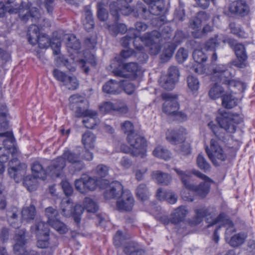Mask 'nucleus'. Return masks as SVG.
Here are the masks:
<instances>
[{
  "instance_id": "24",
  "label": "nucleus",
  "mask_w": 255,
  "mask_h": 255,
  "mask_svg": "<svg viewBox=\"0 0 255 255\" xmlns=\"http://www.w3.org/2000/svg\"><path fill=\"white\" fill-rule=\"evenodd\" d=\"M19 211L18 209L15 207H11L7 210L6 215L7 220L9 225L15 228L19 227L20 222L18 220V215Z\"/></svg>"
},
{
  "instance_id": "9",
  "label": "nucleus",
  "mask_w": 255,
  "mask_h": 255,
  "mask_svg": "<svg viewBox=\"0 0 255 255\" xmlns=\"http://www.w3.org/2000/svg\"><path fill=\"white\" fill-rule=\"evenodd\" d=\"M0 137H5V139L3 140L4 147H0V162H5L8 159L9 154L11 153L14 156L17 150L13 147L14 138L11 131L0 133Z\"/></svg>"
},
{
  "instance_id": "35",
  "label": "nucleus",
  "mask_w": 255,
  "mask_h": 255,
  "mask_svg": "<svg viewBox=\"0 0 255 255\" xmlns=\"http://www.w3.org/2000/svg\"><path fill=\"white\" fill-rule=\"evenodd\" d=\"M247 237L246 234L240 233L230 237L227 242L232 247H238L244 243Z\"/></svg>"
},
{
  "instance_id": "27",
  "label": "nucleus",
  "mask_w": 255,
  "mask_h": 255,
  "mask_svg": "<svg viewBox=\"0 0 255 255\" xmlns=\"http://www.w3.org/2000/svg\"><path fill=\"white\" fill-rule=\"evenodd\" d=\"M124 82V80H120L119 82H116L113 80H110L104 84L103 87V90L107 94H116L120 92V83Z\"/></svg>"
},
{
  "instance_id": "64",
  "label": "nucleus",
  "mask_w": 255,
  "mask_h": 255,
  "mask_svg": "<svg viewBox=\"0 0 255 255\" xmlns=\"http://www.w3.org/2000/svg\"><path fill=\"white\" fill-rule=\"evenodd\" d=\"M108 171L109 168L104 164L98 165L95 170V174L102 178L106 177L108 174Z\"/></svg>"
},
{
  "instance_id": "51",
  "label": "nucleus",
  "mask_w": 255,
  "mask_h": 255,
  "mask_svg": "<svg viewBox=\"0 0 255 255\" xmlns=\"http://www.w3.org/2000/svg\"><path fill=\"white\" fill-rule=\"evenodd\" d=\"M6 113V106H1L0 107V130L6 129L8 127L7 122L5 119Z\"/></svg>"
},
{
  "instance_id": "38",
  "label": "nucleus",
  "mask_w": 255,
  "mask_h": 255,
  "mask_svg": "<svg viewBox=\"0 0 255 255\" xmlns=\"http://www.w3.org/2000/svg\"><path fill=\"white\" fill-rule=\"evenodd\" d=\"M130 238V235L126 232L118 231L114 238V243L115 246L118 247L122 245H125L127 240Z\"/></svg>"
},
{
  "instance_id": "41",
  "label": "nucleus",
  "mask_w": 255,
  "mask_h": 255,
  "mask_svg": "<svg viewBox=\"0 0 255 255\" xmlns=\"http://www.w3.org/2000/svg\"><path fill=\"white\" fill-rule=\"evenodd\" d=\"M83 205L84 209L88 212L95 213L98 210V206L96 202L90 197L84 198Z\"/></svg>"
},
{
  "instance_id": "23",
  "label": "nucleus",
  "mask_w": 255,
  "mask_h": 255,
  "mask_svg": "<svg viewBox=\"0 0 255 255\" xmlns=\"http://www.w3.org/2000/svg\"><path fill=\"white\" fill-rule=\"evenodd\" d=\"M188 211L184 206H180L175 209L171 214L170 222L174 224H177L184 221Z\"/></svg>"
},
{
  "instance_id": "10",
  "label": "nucleus",
  "mask_w": 255,
  "mask_h": 255,
  "mask_svg": "<svg viewBox=\"0 0 255 255\" xmlns=\"http://www.w3.org/2000/svg\"><path fill=\"white\" fill-rule=\"evenodd\" d=\"M27 166L21 163L16 157H13L8 163V173L16 182H19L26 174Z\"/></svg>"
},
{
  "instance_id": "32",
  "label": "nucleus",
  "mask_w": 255,
  "mask_h": 255,
  "mask_svg": "<svg viewBox=\"0 0 255 255\" xmlns=\"http://www.w3.org/2000/svg\"><path fill=\"white\" fill-rule=\"evenodd\" d=\"M31 170L33 176L42 180L46 178V174L47 173V170L43 169L42 165L38 162H34L31 165Z\"/></svg>"
},
{
  "instance_id": "50",
  "label": "nucleus",
  "mask_w": 255,
  "mask_h": 255,
  "mask_svg": "<svg viewBox=\"0 0 255 255\" xmlns=\"http://www.w3.org/2000/svg\"><path fill=\"white\" fill-rule=\"evenodd\" d=\"M187 83L188 88L192 92H196L198 90L200 82L195 77L190 75L187 78Z\"/></svg>"
},
{
  "instance_id": "7",
  "label": "nucleus",
  "mask_w": 255,
  "mask_h": 255,
  "mask_svg": "<svg viewBox=\"0 0 255 255\" xmlns=\"http://www.w3.org/2000/svg\"><path fill=\"white\" fill-rule=\"evenodd\" d=\"M103 180L95 177H82L75 181V189L81 193L85 194L89 191H95L98 186L101 188L103 184Z\"/></svg>"
},
{
  "instance_id": "46",
  "label": "nucleus",
  "mask_w": 255,
  "mask_h": 255,
  "mask_svg": "<svg viewBox=\"0 0 255 255\" xmlns=\"http://www.w3.org/2000/svg\"><path fill=\"white\" fill-rule=\"evenodd\" d=\"M224 92V90L222 86L215 84L211 88L208 94L211 99L215 100L219 98Z\"/></svg>"
},
{
  "instance_id": "6",
  "label": "nucleus",
  "mask_w": 255,
  "mask_h": 255,
  "mask_svg": "<svg viewBox=\"0 0 255 255\" xmlns=\"http://www.w3.org/2000/svg\"><path fill=\"white\" fill-rule=\"evenodd\" d=\"M216 120L220 127L230 133H234L237 125L243 122L239 116L232 115L223 109L218 111Z\"/></svg>"
},
{
  "instance_id": "47",
  "label": "nucleus",
  "mask_w": 255,
  "mask_h": 255,
  "mask_svg": "<svg viewBox=\"0 0 255 255\" xmlns=\"http://www.w3.org/2000/svg\"><path fill=\"white\" fill-rule=\"evenodd\" d=\"M45 214L48 218V224L53 222L58 219L59 214L57 209L52 207H49L45 209Z\"/></svg>"
},
{
  "instance_id": "58",
  "label": "nucleus",
  "mask_w": 255,
  "mask_h": 255,
  "mask_svg": "<svg viewBox=\"0 0 255 255\" xmlns=\"http://www.w3.org/2000/svg\"><path fill=\"white\" fill-rule=\"evenodd\" d=\"M229 28L231 32L234 35H236L239 38H246V34L245 32L241 29L240 27L237 26L234 22H231L229 24Z\"/></svg>"
},
{
  "instance_id": "61",
  "label": "nucleus",
  "mask_w": 255,
  "mask_h": 255,
  "mask_svg": "<svg viewBox=\"0 0 255 255\" xmlns=\"http://www.w3.org/2000/svg\"><path fill=\"white\" fill-rule=\"evenodd\" d=\"M121 128L123 131L127 134L128 135L129 134H134L136 133L134 130V126L131 122L130 121H125L121 124Z\"/></svg>"
},
{
  "instance_id": "11",
  "label": "nucleus",
  "mask_w": 255,
  "mask_h": 255,
  "mask_svg": "<svg viewBox=\"0 0 255 255\" xmlns=\"http://www.w3.org/2000/svg\"><path fill=\"white\" fill-rule=\"evenodd\" d=\"M206 151L209 158L216 166L219 165L217 160L223 161L227 158L226 154L219 144L218 141L215 139H212L211 140L210 149L206 147Z\"/></svg>"
},
{
  "instance_id": "5",
  "label": "nucleus",
  "mask_w": 255,
  "mask_h": 255,
  "mask_svg": "<svg viewBox=\"0 0 255 255\" xmlns=\"http://www.w3.org/2000/svg\"><path fill=\"white\" fill-rule=\"evenodd\" d=\"M208 74H213L216 76L220 77V81L222 83L228 86L231 90H235L243 92L245 91L246 86L243 82L231 79L233 75L231 72L229 70L227 65H218L215 68H212V71L210 72H207Z\"/></svg>"
},
{
  "instance_id": "3",
  "label": "nucleus",
  "mask_w": 255,
  "mask_h": 255,
  "mask_svg": "<svg viewBox=\"0 0 255 255\" xmlns=\"http://www.w3.org/2000/svg\"><path fill=\"white\" fill-rule=\"evenodd\" d=\"M162 39L160 33L156 30L146 33L142 36L136 37L133 41V43L134 47L139 51L136 54L138 55L137 56L139 61L144 62L148 58L147 55L143 51L144 44L150 46V50L152 54L156 55L160 50V41Z\"/></svg>"
},
{
  "instance_id": "13",
  "label": "nucleus",
  "mask_w": 255,
  "mask_h": 255,
  "mask_svg": "<svg viewBox=\"0 0 255 255\" xmlns=\"http://www.w3.org/2000/svg\"><path fill=\"white\" fill-rule=\"evenodd\" d=\"M161 97L165 101L163 105V112L171 116L176 113L179 108L177 96L172 93H163Z\"/></svg>"
},
{
  "instance_id": "8",
  "label": "nucleus",
  "mask_w": 255,
  "mask_h": 255,
  "mask_svg": "<svg viewBox=\"0 0 255 255\" xmlns=\"http://www.w3.org/2000/svg\"><path fill=\"white\" fill-rule=\"evenodd\" d=\"M127 140L132 147L131 155L133 156H140L141 158L144 157L146 146L144 138L136 132L127 135Z\"/></svg>"
},
{
  "instance_id": "42",
  "label": "nucleus",
  "mask_w": 255,
  "mask_h": 255,
  "mask_svg": "<svg viewBox=\"0 0 255 255\" xmlns=\"http://www.w3.org/2000/svg\"><path fill=\"white\" fill-rule=\"evenodd\" d=\"M6 4L7 5V11L11 13L19 12L24 7V3L21 1L17 2L15 1L8 0Z\"/></svg>"
},
{
  "instance_id": "52",
  "label": "nucleus",
  "mask_w": 255,
  "mask_h": 255,
  "mask_svg": "<svg viewBox=\"0 0 255 255\" xmlns=\"http://www.w3.org/2000/svg\"><path fill=\"white\" fill-rule=\"evenodd\" d=\"M66 44L68 47L75 50L79 49L81 46L79 41L72 34L68 35Z\"/></svg>"
},
{
  "instance_id": "34",
  "label": "nucleus",
  "mask_w": 255,
  "mask_h": 255,
  "mask_svg": "<svg viewBox=\"0 0 255 255\" xmlns=\"http://www.w3.org/2000/svg\"><path fill=\"white\" fill-rule=\"evenodd\" d=\"M152 176L158 183L165 185H168L171 180V177L168 174L160 171H153Z\"/></svg>"
},
{
  "instance_id": "33",
  "label": "nucleus",
  "mask_w": 255,
  "mask_h": 255,
  "mask_svg": "<svg viewBox=\"0 0 255 255\" xmlns=\"http://www.w3.org/2000/svg\"><path fill=\"white\" fill-rule=\"evenodd\" d=\"M40 13L37 8L32 7L28 11L21 16V20L24 22H26L29 19L32 22H36L40 18Z\"/></svg>"
},
{
  "instance_id": "14",
  "label": "nucleus",
  "mask_w": 255,
  "mask_h": 255,
  "mask_svg": "<svg viewBox=\"0 0 255 255\" xmlns=\"http://www.w3.org/2000/svg\"><path fill=\"white\" fill-rule=\"evenodd\" d=\"M37 247L41 249H47L48 255H52L58 246V240L54 237H50L49 233L37 237Z\"/></svg>"
},
{
  "instance_id": "59",
  "label": "nucleus",
  "mask_w": 255,
  "mask_h": 255,
  "mask_svg": "<svg viewBox=\"0 0 255 255\" xmlns=\"http://www.w3.org/2000/svg\"><path fill=\"white\" fill-rule=\"evenodd\" d=\"M198 167L206 171L210 169V165L202 154H199L196 159Z\"/></svg>"
},
{
  "instance_id": "2",
  "label": "nucleus",
  "mask_w": 255,
  "mask_h": 255,
  "mask_svg": "<svg viewBox=\"0 0 255 255\" xmlns=\"http://www.w3.org/2000/svg\"><path fill=\"white\" fill-rule=\"evenodd\" d=\"M195 218L193 221L195 225L200 223L204 217L206 218V222L208 224L207 227L213 226L218 223H221L222 225L227 227L225 233V239L228 241L232 233H234L235 229L232 222L229 220L224 213L220 214L216 218V211L213 208L203 207L195 210Z\"/></svg>"
},
{
  "instance_id": "30",
  "label": "nucleus",
  "mask_w": 255,
  "mask_h": 255,
  "mask_svg": "<svg viewBox=\"0 0 255 255\" xmlns=\"http://www.w3.org/2000/svg\"><path fill=\"white\" fill-rule=\"evenodd\" d=\"M112 72L117 77H126V75L125 74L124 72L121 69L124 68V65L122 64V61L120 58L116 57L114 59L110 65Z\"/></svg>"
},
{
  "instance_id": "22",
  "label": "nucleus",
  "mask_w": 255,
  "mask_h": 255,
  "mask_svg": "<svg viewBox=\"0 0 255 255\" xmlns=\"http://www.w3.org/2000/svg\"><path fill=\"white\" fill-rule=\"evenodd\" d=\"M62 156L64 159H66L68 162L74 165L76 170L80 171L84 168V164L80 160L79 154L68 150L65 151Z\"/></svg>"
},
{
  "instance_id": "44",
  "label": "nucleus",
  "mask_w": 255,
  "mask_h": 255,
  "mask_svg": "<svg viewBox=\"0 0 255 255\" xmlns=\"http://www.w3.org/2000/svg\"><path fill=\"white\" fill-rule=\"evenodd\" d=\"M136 195L138 198L142 201L147 200L149 192L146 185L145 184H140L136 189Z\"/></svg>"
},
{
  "instance_id": "19",
  "label": "nucleus",
  "mask_w": 255,
  "mask_h": 255,
  "mask_svg": "<svg viewBox=\"0 0 255 255\" xmlns=\"http://www.w3.org/2000/svg\"><path fill=\"white\" fill-rule=\"evenodd\" d=\"M234 50L238 59V61L235 62L234 65L240 68L246 67L247 66L248 55L245 45L242 43H238L235 45Z\"/></svg>"
},
{
  "instance_id": "60",
  "label": "nucleus",
  "mask_w": 255,
  "mask_h": 255,
  "mask_svg": "<svg viewBox=\"0 0 255 255\" xmlns=\"http://www.w3.org/2000/svg\"><path fill=\"white\" fill-rule=\"evenodd\" d=\"M219 45V42L218 40V36L210 38L206 41L205 44V48L207 50L214 51L216 47Z\"/></svg>"
},
{
  "instance_id": "40",
  "label": "nucleus",
  "mask_w": 255,
  "mask_h": 255,
  "mask_svg": "<svg viewBox=\"0 0 255 255\" xmlns=\"http://www.w3.org/2000/svg\"><path fill=\"white\" fill-rule=\"evenodd\" d=\"M39 28L36 24H32L28 29L27 38L29 43L31 44H35V39L40 35Z\"/></svg>"
},
{
  "instance_id": "17",
  "label": "nucleus",
  "mask_w": 255,
  "mask_h": 255,
  "mask_svg": "<svg viewBox=\"0 0 255 255\" xmlns=\"http://www.w3.org/2000/svg\"><path fill=\"white\" fill-rule=\"evenodd\" d=\"M229 10L233 14L244 16L249 13L250 8L245 1L238 0L234 1L230 4Z\"/></svg>"
},
{
  "instance_id": "43",
  "label": "nucleus",
  "mask_w": 255,
  "mask_h": 255,
  "mask_svg": "<svg viewBox=\"0 0 255 255\" xmlns=\"http://www.w3.org/2000/svg\"><path fill=\"white\" fill-rule=\"evenodd\" d=\"M109 29L111 34L116 36L119 33H125L127 31V27L124 23H115L109 25Z\"/></svg>"
},
{
  "instance_id": "48",
  "label": "nucleus",
  "mask_w": 255,
  "mask_h": 255,
  "mask_svg": "<svg viewBox=\"0 0 255 255\" xmlns=\"http://www.w3.org/2000/svg\"><path fill=\"white\" fill-rule=\"evenodd\" d=\"M154 156L167 160L170 158L171 154L170 152L162 146H157L153 151Z\"/></svg>"
},
{
  "instance_id": "55",
  "label": "nucleus",
  "mask_w": 255,
  "mask_h": 255,
  "mask_svg": "<svg viewBox=\"0 0 255 255\" xmlns=\"http://www.w3.org/2000/svg\"><path fill=\"white\" fill-rule=\"evenodd\" d=\"M49 225L61 234H65L68 231L66 225L62 222H61L58 219L53 222L49 224Z\"/></svg>"
},
{
  "instance_id": "49",
  "label": "nucleus",
  "mask_w": 255,
  "mask_h": 255,
  "mask_svg": "<svg viewBox=\"0 0 255 255\" xmlns=\"http://www.w3.org/2000/svg\"><path fill=\"white\" fill-rule=\"evenodd\" d=\"M38 43L40 48L48 47L51 44L49 37L46 34L41 33L35 39V44Z\"/></svg>"
},
{
  "instance_id": "29",
  "label": "nucleus",
  "mask_w": 255,
  "mask_h": 255,
  "mask_svg": "<svg viewBox=\"0 0 255 255\" xmlns=\"http://www.w3.org/2000/svg\"><path fill=\"white\" fill-rule=\"evenodd\" d=\"M73 204L68 197L62 199L60 204L61 214L66 217H69L73 214Z\"/></svg>"
},
{
  "instance_id": "26",
  "label": "nucleus",
  "mask_w": 255,
  "mask_h": 255,
  "mask_svg": "<svg viewBox=\"0 0 255 255\" xmlns=\"http://www.w3.org/2000/svg\"><path fill=\"white\" fill-rule=\"evenodd\" d=\"M87 113L88 115L83 120V123L86 128H93L100 122L99 119L98 118L97 113L93 110H88Z\"/></svg>"
},
{
  "instance_id": "56",
  "label": "nucleus",
  "mask_w": 255,
  "mask_h": 255,
  "mask_svg": "<svg viewBox=\"0 0 255 255\" xmlns=\"http://www.w3.org/2000/svg\"><path fill=\"white\" fill-rule=\"evenodd\" d=\"M49 225L61 234H65L68 231L66 225L62 222H61L58 219L53 222L49 224Z\"/></svg>"
},
{
  "instance_id": "20",
  "label": "nucleus",
  "mask_w": 255,
  "mask_h": 255,
  "mask_svg": "<svg viewBox=\"0 0 255 255\" xmlns=\"http://www.w3.org/2000/svg\"><path fill=\"white\" fill-rule=\"evenodd\" d=\"M186 134V129L183 128L168 129L166 133V138L172 143L177 144L184 140Z\"/></svg>"
},
{
  "instance_id": "45",
  "label": "nucleus",
  "mask_w": 255,
  "mask_h": 255,
  "mask_svg": "<svg viewBox=\"0 0 255 255\" xmlns=\"http://www.w3.org/2000/svg\"><path fill=\"white\" fill-rule=\"evenodd\" d=\"M36 178H37L30 175L24 178L23 184L28 191H32L36 190L37 184Z\"/></svg>"
},
{
  "instance_id": "39",
  "label": "nucleus",
  "mask_w": 255,
  "mask_h": 255,
  "mask_svg": "<svg viewBox=\"0 0 255 255\" xmlns=\"http://www.w3.org/2000/svg\"><path fill=\"white\" fill-rule=\"evenodd\" d=\"M222 99V105L226 109H232L237 105V99L231 94L224 95Z\"/></svg>"
},
{
  "instance_id": "21",
  "label": "nucleus",
  "mask_w": 255,
  "mask_h": 255,
  "mask_svg": "<svg viewBox=\"0 0 255 255\" xmlns=\"http://www.w3.org/2000/svg\"><path fill=\"white\" fill-rule=\"evenodd\" d=\"M100 111L103 113H107L113 111H117L120 113L125 114L128 112V107L124 104L118 105L114 104L110 102H106L100 106Z\"/></svg>"
},
{
  "instance_id": "25",
  "label": "nucleus",
  "mask_w": 255,
  "mask_h": 255,
  "mask_svg": "<svg viewBox=\"0 0 255 255\" xmlns=\"http://www.w3.org/2000/svg\"><path fill=\"white\" fill-rule=\"evenodd\" d=\"M124 251L128 255H143L144 254V251L137 244L132 241L126 243Z\"/></svg>"
},
{
  "instance_id": "4",
  "label": "nucleus",
  "mask_w": 255,
  "mask_h": 255,
  "mask_svg": "<svg viewBox=\"0 0 255 255\" xmlns=\"http://www.w3.org/2000/svg\"><path fill=\"white\" fill-rule=\"evenodd\" d=\"M174 170L180 176V179L185 188L194 191L197 196L201 198H204L209 193L211 183L213 181L206 175L198 170H193L192 173L193 174L204 180V182L200 183L198 185H195L190 182L189 174L177 168H174Z\"/></svg>"
},
{
  "instance_id": "37",
  "label": "nucleus",
  "mask_w": 255,
  "mask_h": 255,
  "mask_svg": "<svg viewBox=\"0 0 255 255\" xmlns=\"http://www.w3.org/2000/svg\"><path fill=\"white\" fill-rule=\"evenodd\" d=\"M22 218L25 220H33L36 216V211L35 206L31 204L28 207H23L21 212Z\"/></svg>"
},
{
  "instance_id": "31",
  "label": "nucleus",
  "mask_w": 255,
  "mask_h": 255,
  "mask_svg": "<svg viewBox=\"0 0 255 255\" xmlns=\"http://www.w3.org/2000/svg\"><path fill=\"white\" fill-rule=\"evenodd\" d=\"M96 136L91 132L88 131L83 134L82 142L85 149H93L95 147Z\"/></svg>"
},
{
  "instance_id": "16",
  "label": "nucleus",
  "mask_w": 255,
  "mask_h": 255,
  "mask_svg": "<svg viewBox=\"0 0 255 255\" xmlns=\"http://www.w3.org/2000/svg\"><path fill=\"white\" fill-rule=\"evenodd\" d=\"M66 162L62 157H58L51 161L47 169V172L52 177H59L65 167Z\"/></svg>"
},
{
  "instance_id": "28",
  "label": "nucleus",
  "mask_w": 255,
  "mask_h": 255,
  "mask_svg": "<svg viewBox=\"0 0 255 255\" xmlns=\"http://www.w3.org/2000/svg\"><path fill=\"white\" fill-rule=\"evenodd\" d=\"M30 229L31 232L34 233L36 237L43 235H47L49 232L48 225L42 221L36 222L31 227Z\"/></svg>"
},
{
  "instance_id": "57",
  "label": "nucleus",
  "mask_w": 255,
  "mask_h": 255,
  "mask_svg": "<svg viewBox=\"0 0 255 255\" xmlns=\"http://www.w3.org/2000/svg\"><path fill=\"white\" fill-rule=\"evenodd\" d=\"M166 76L177 83L180 76L179 69L175 66H170L168 69Z\"/></svg>"
},
{
  "instance_id": "63",
  "label": "nucleus",
  "mask_w": 255,
  "mask_h": 255,
  "mask_svg": "<svg viewBox=\"0 0 255 255\" xmlns=\"http://www.w3.org/2000/svg\"><path fill=\"white\" fill-rule=\"evenodd\" d=\"M67 79L64 85L69 90L76 89L78 87L79 83L76 77L69 76Z\"/></svg>"
},
{
  "instance_id": "62",
  "label": "nucleus",
  "mask_w": 255,
  "mask_h": 255,
  "mask_svg": "<svg viewBox=\"0 0 255 255\" xmlns=\"http://www.w3.org/2000/svg\"><path fill=\"white\" fill-rule=\"evenodd\" d=\"M193 58L197 63L201 64L207 60V56L201 50L196 49L193 52Z\"/></svg>"
},
{
  "instance_id": "12",
  "label": "nucleus",
  "mask_w": 255,
  "mask_h": 255,
  "mask_svg": "<svg viewBox=\"0 0 255 255\" xmlns=\"http://www.w3.org/2000/svg\"><path fill=\"white\" fill-rule=\"evenodd\" d=\"M103 184L101 186V188L106 189L104 192V196L107 199L116 197H120L126 191H123V186L120 182L115 181L109 184L107 180H103Z\"/></svg>"
},
{
  "instance_id": "1",
  "label": "nucleus",
  "mask_w": 255,
  "mask_h": 255,
  "mask_svg": "<svg viewBox=\"0 0 255 255\" xmlns=\"http://www.w3.org/2000/svg\"><path fill=\"white\" fill-rule=\"evenodd\" d=\"M110 7L111 13L117 21L120 19V12L125 15L132 12L134 17L141 15L144 18H148L150 14L159 15L162 10V8L159 6H156V9H155L153 6L150 5L147 9L141 2H138L135 9H132L127 0H117L111 3Z\"/></svg>"
},
{
  "instance_id": "36",
  "label": "nucleus",
  "mask_w": 255,
  "mask_h": 255,
  "mask_svg": "<svg viewBox=\"0 0 255 255\" xmlns=\"http://www.w3.org/2000/svg\"><path fill=\"white\" fill-rule=\"evenodd\" d=\"M124 69L129 74H125L126 75V77H123V78L130 77L131 79H133L135 77L137 73L139 71V67L137 64L135 62H130L124 65Z\"/></svg>"
},
{
  "instance_id": "53",
  "label": "nucleus",
  "mask_w": 255,
  "mask_h": 255,
  "mask_svg": "<svg viewBox=\"0 0 255 255\" xmlns=\"http://www.w3.org/2000/svg\"><path fill=\"white\" fill-rule=\"evenodd\" d=\"M159 83L160 86L164 89L171 90L174 88L176 82L166 76L160 78Z\"/></svg>"
},
{
  "instance_id": "54",
  "label": "nucleus",
  "mask_w": 255,
  "mask_h": 255,
  "mask_svg": "<svg viewBox=\"0 0 255 255\" xmlns=\"http://www.w3.org/2000/svg\"><path fill=\"white\" fill-rule=\"evenodd\" d=\"M85 28L87 30H90L94 28V22L91 11L89 10H86L85 19L84 21Z\"/></svg>"
},
{
  "instance_id": "18",
  "label": "nucleus",
  "mask_w": 255,
  "mask_h": 255,
  "mask_svg": "<svg viewBox=\"0 0 255 255\" xmlns=\"http://www.w3.org/2000/svg\"><path fill=\"white\" fill-rule=\"evenodd\" d=\"M117 202L118 210L123 211H130L134 205V199L128 192H125Z\"/></svg>"
},
{
  "instance_id": "15",
  "label": "nucleus",
  "mask_w": 255,
  "mask_h": 255,
  "mask_svg": "<svg viewBox=\"0 0 255 255\" xmlns=\"http://www.w3.org/2000/svg\"><path fill=\"white\" fill-rule=\"evenodd\" d=\"M28 236L25 229H21L16 231L13 240L15 244L13 245V251L17 255H21L24 253L23 246L28 240Z\"/></svg>"
}]
</instances>
